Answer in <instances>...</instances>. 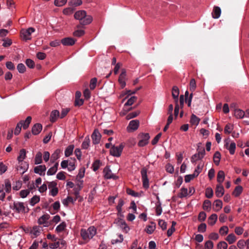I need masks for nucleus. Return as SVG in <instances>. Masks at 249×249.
<instances>
[{
	"mask_svg": "<svg viewBox=\"0 0 249 249\" xmlns=\"http://www.w3.org/2000/svg\"><path fill=\"white\" fill-rule=\"evenodd\" d=\"M31 120L32 117L31 116H28L27 117L25 121H23L22 127L24 129H26L29 127V125L31 122Z\"/></svg>",
	"mask_w": 249,
	"mask_h": 249,
	"instance_id": "a19ab883",
	"label": "nucleus"
},
{
	"mask_svg": "<svg viewBox=\"0 0 249 249\" xmlns=\"http://www.w3.org/2000/svg\"><path fill=\"white\" fill-rule=\"evenodd\" d=\"M62 151L60 149H57L51 157V162L53 163L60 157V154Z\"/></svg>",
	"mask_w": 249,
	"mask_h": 249,
	"instance_id": "aec40b11",
	"label": "nucleus"
},
{
	"mask_svg": "<svg viewBox=\"0 0 249 249\" xmlns=\"http://www.w3.org/2000/svg\"><path fill=\"white\" fill-rule=\"evenodd\" d=\"M34 172L40 176H44L46 167L45 165H38L34 168Z\"/></svg>",
	"mask_w": 249,
	"mask_h": 249,
	"instance_id": "4468645a",
	"label": "nucleus"
},
{
	"mask_svg": "<svg viewBox=\"0 0 249 249\" xmlns=\"http://www.w3.org/2000/svg\"><path fill=\"white\" fill-rule=\"evenodd\" d=\"M211 202L209 200L203 201V210L209 211L211 209Z\"/></svg>",
	"mask_w": 249,
	"mask_h": 249,
	"instance_id": "3c124183",
	"label": "nucleus"
},
{
	"mask_svg": "<svg viewBox=\"0 0 249 249\" xmlns=\"http://www.w3.org/2000/svg\"><path fill=\"white\" fill-rule=\"evenodd\" d=\"M243 187L241 186H236L232 192V195L235 197L239 196L243 192Z\"/></svg>",
	"mask_w": 249,
	"mask_h": 249,
	"instance_id": "cd10ccee",
	"label": "nucleus"
},
{
	"mask_svg": "<svg viewBox=\"0 0 249 249\" xmlns=\"http://www.w3.org/2000/svg\"><path fill=\"white\" fill-rule=\"evenodd\" d=\"M96 233V229L94 227H90L87 230L82 229L80 231V235L83 240L88 242Z\"/></svg>",
	"mask_w": 249,
	"mask_h": 249,
	"instance_id": "f03ea898",
	"label": "nucleus"
},
{
	"mask_svg": "<svg viewBox=\"0 0 249 249\" xmlns=\"http://www.w3.org/2000/svg\"><path fill=\"white\" fill-rule=\"evenodd\" d=\"M137 99V97L136 96H132L125 103L124 106H128L132 105L136 101Z\"/></svg>",
	"mask_w": 249,
	"mask_h": 249,
	"instance_id": "5fc2aeb1",
	"label": "nucleus"
},
{
	"mask_svg": "<svg viewBox=\"0 0 249 249\" xmlns=\"http://www.w3.org/2000/svg\"><path fill=\"white\" fill-rule=\"evenodd\" d=\"M226 240L230 244H231L235 242L236 240V237L233 233H231L228 235L226 237Z\"/></svg>",
	"mask_w": 249,
	"mask_h": 249,
	"instance_id": "c9c22d12",
	"label": "nucleus"
},
{
	"mask_svg": "<svg viewBox=\"0 0 249 249\" xmlns=\"http://www.w3.org/2000/svg\"><path fill=\"white\" fill-rule=\"evenodd\" d=\"M60 113L57 110H53L50 114V121L53 123L56 121L57 118L59 116Z\"/></svg>",
	"mask_w": 249,
	"mask_h": 249,
	"instance_id": "5701e85b",
	"label": "nucleus"
},
{
	"mask_svg": "<svg viewBox=\"0 0 249 249\" xmlns=\"http://www.w3.org/2000/svg\"><path fill=\"white\" fill-rule=\"evenodd\" d=\"M224 194V189L221 184L217 185L215 190V195L218 197H221Z\"/></svg>",
	"mask_w": 249,
	"mask_h": 249,
	"instance_id": "a211bd4d",
	"label": "nucleus"
},
{
	"mask_svg": "<svg viewBox=\"0 0 249 249\" xmlns=\"http://www.w3.org/2000/svg\"><path fill=\"white\" fill-rule=\"evenodd\" d=\"M139 111L131 112L127 115L126 118L127 120H129L137 117L139 114Z\"/></svg>",
	"mask_w": 249,
	"mask_h": 249,
	"instance_id": "13d9d810",
	"label": "nucleus"
},
{
	"mask_svg": "<svg viewBox=\"0 0 249 249\" xmlns=\"http://www.w3.org/2000/svg\"><path fill=\"white\" fill-rule=\"evenodd\" d=\"M213 243L211 240H208L205 244V249H213Z\"/></svg>",
	"mask_w": 249,
	"mask_h": 249,
	"instance_id": "69168bd1",
	"label": "nucleus"
},
{
	"mask_svg": "<svg viewBox=\"0 0 249 249\" xmlns=\"http://www.w3.org/2000/svg\"><path fill=\"white\" fill-rule=\"evenodd\" d=\"M42 231V227L38 226H35L30 231V233L34 235V237L38 236Z\"/></svg>",
	"mask_w": 249,
	"mask_h": 249,
	"instance_id": "dca6fc26",
	"label": "nucleus"
},
{
	"mask_svg": "<svg viewBox=\"0 0 249 249\" xmlns=\"http://www.w3.org/2000/svg\"><path fill=\"white\" fill-rule=\"evenodd\" d=\"M225 146L226 148L229 150L230 153L231 155H233L235 153V150L236 148V144L234 142H232L230 143V145H229L228 143H226L225 144Z\"/></svg>",
	"mask_w": 249,
	"mask_h": 249,
	"instance_id": "4be33fe9",
	"label": "nucleus"
},
{
	"mask_svg": "<svg viewBox=\"0 0 249 249\" xmlns=\"http://www.w3.org/2000/svg\"><path fill=\"white\" fill-rule=\"evenodd\" d=\"M233 129V125L228 124L226 125L224 128V133L226 134H230Z\"/></svg>",
	"mask_w": 249,
	"mask_h": 249,
	"instance_id": "c03bdc74",
	"label": "nucleus"
},
{
	"mask_svg": "<svg viewBox=\"0 0 249 249\" xmlns=\"http://www.w3.org/2000/svg\"><path fill=\"white\" fill-rule=\"evenodd\" d=\"M66 226V224L65 222H63L62 223H61V224H60L59 225H58L56 227L55 231L57 232H61L65 229Z\"/></svg>",
	"mask_w": 249,
	"mask_h": 249,
	"instance_id": "09e8293b",
	"label": "nucleus"
},
{
	"mask_svg": "<svg viewBox=\"0 0 249 249\" xmlns=\"http://www.w3.org/2000/svg\"><path fill=\"white\" fill-rule=\"evenodd\" d=\"M5 188L4 190L6 193H9L11 190V185L10 180L8 179L4 180Z\"/></svg>",
	"mask_w": 249,
	"mask_h": 249,
	"instance_id": "37998d69",
	"label": "nucleus"
},
{
	"mask_svg": "<svg viewBox=\"0 0 249 249\" xmlns=\"http://www.w3.org/2000/svg\"><path fill=\"white\" fill-rule=\"evenodd\" d=\"M228 231H229V229H228V227L226 226H222V227H221L220 229H219V233L222 235H224L228 234Z\"/></svg>",
	"mask_w": 249,
	"mask_h": 249,
	"instance_id": "603ef678",
	"label": "nucleus"
},
{
	"mask_svg": "<svg viewBox=\"0 0 249 249\" xmlns=\"http://www.w3.org/2000/svg\"><path fill=\"white\" fill-rule=\"evenodd\" d=\"M74 149L73 145H70L68 146L65 151V155L66 157H69L72 154Z\"/></svg>",
	"mask_w": 249,
	"mask_h": 249,
	"instance_id": "e433bc0d",
	"label": "nucleus"
},
{
	"mask_svg": "<svg viewBox=\"0 0 249 249\" xmlns=\"http://www.w3.org/2000/svg\"><path fill=\"white\" fill-rule=\"evenodd\" d=\"M156 228V224L153 222H151V225L146 226L145 230L146 232L148 234H151L153 232Z\"/></svg>",
	"mask_w": 249,
	"mask_h": 249,
	"instance_id": "bb28decb",
	"label": "nucleus"
},
{
	"mask_svg": "<svg viewBox=\"0 0 249 249\" xmlns=\"http://www.w3.org/2000/svg\"><path fill=\"white\" fill-rule=\"evenodd\" d=\"M228 244L225 241H220L217 245V249H227Z\"/></svg>",
	"mask_w": 249,
	"mask_h": 249,
	"instance_id": "de8ad7c7",
	"label": "nucleus"
},
{
	"mask_svg": "<svg viewBox=\"0 0 249 249\" xmlns=\"http://www.w3.org/2000/svg\"><path fill=\"white\" fill-rule=\"evenodd\" d=\"M205 196L209 198H211L213 196V191L211 188L209 187L206 189Z\"/></svg>",
	"mask_w": 249,
	"mask_h": 249,
	"instance_id": "6e6d98bb",
	"label": "nucleus"
},
{
	"mask_svg": "<svg viewBox=\"0 0 249 249\" xmlns=\"http://www.w3.org/2000/svg\"><path fill=\"white\" fill-rule=\"evenodd\" d=\"M245 115V112L242 110L236 109L234 110V116L237 118H243Z\"/></svg>",
	"mask_w": 249,
	"mask_h": 249,
	"instance_id": "473e14b6",
	"label": "nucleus"
},
{
	"mask_svg": "<svg viewBox=\"0 0 249 249\" xmlns=\"http://www.w3.org/2000/svg\"><path fill=\"white\" fill-rule=\"evenodd\" d=\"M213 209L215 211H218L222 207V202L219 199L216 200L213 204Z\"/></svg>",
	"mask_w": 249,
	"mask_h": 249,
	"instance_id": "72a5a7b5",
	"label": "nucleus"
},
{
	"mask_svg": "<svg viewBox=\"0 0 249 249\" xmlns=\"http://www.w3.org/2000/svg\"><path fill=\"white\" fill-rule=\"evenodd\" d=\"M138 138L139 139V142L138 143V146L139 147H143L148 143L150 136L147 133H140L138 136Z\"/></svg>",
	"mask_w": 249,
	"mask_h": 249,
	"instance_id": "20e7f679",
	"label": "nucleus"
},
{
	"mask_svg": "<svg viewBox=\"0 0 249 249\" xmlns=\"http://www.w3.org/2000/svg\"><path fill=\"white\" fill-rule=\"evenodd\" d=\"M90 139L89 136H87L82 144V148L83 149H87L89 145Z\"/></svg>",
	"mask_w": 249,
	"mask_h": 249,
	"instance_id": "ea45409f",
	"label": "nucleus"
},
{
	"mask_svg": "<svg viewBox=\"0 0 249 249\" xmlns=\"http://www.w3.org/2000/svg\"><path fill=\"white\" fill-rule=\"evenodd\" d=\"M10 208L15 211V212L18 213H25L28 212V208L27 211H26V207L23 202H14L13 205H10Z\"/></svg>",
	"mask_w": 249,
	"mask_h": 249,
	"instance_id": "7ed1b4c3",
	"label": "nucleus"
},
{
	"mask_svg": "<svg viewBox=\"0 0 249 249\" xmlns=\"http://www.w3.org/2000/svg\"><path fill=\"white\" fill-rule=\"evenodd\" d=\"M35 31V28L30 27L26 30H22L21 31V36L23 39L25 40H30L31 39V35Z\"/></svg>",
	"mask_w": 249,
	"mask_h": 249,
	"instance_id": "0eeeda50",
	"label": "nucleus"
},
{
	"mask_svg": "<svg viewBox=\"0 0 249 249\" xmlns=\"http://www.w3.org/2000/svg\"><path fill=\"white\" fill-rule=\"evenodd\" d=\"M74 201V199L71 196H68L66 199L63 201V204L65 206H68L69 202L73 203Z\"/></svg>",
	"mask_w": 249,
	"mask_h": 249,
	"instance_id": "4d7b16f0",
	"label": "nucleus"
},
{
	"mask_svg": "<svg viewBox=\"0 0 249 249\" xmlns=\"http://www.w3.org/2000/svg\"><path fill=\"white\" fill-rule=\"evenodd\" d=\"M179 93L178 88L177 86H174L172 88V95L175 100V102H178Z\"/></svg>",
	"mask_w": 249,
	"mask_h": 249,
	"instance_id": "6ab92c4d",
	"label": "nucleus"
},
{
	"mask_svg": "<svg viewBox=\"0 0 249 249\" xmlns=\"http://www.w3.org/2000/svg\"><path fill=\"white\" fill-rule=\"evenodd\" d=\"M76 19L80 20V25L77 26V28H80L81 25H86L89 24L92 21V18L91 16H87L86 12L84 10L78 11L75 12L74 15Z\"/></svg>",
	"mask_w": 249,
	"mask_h": 249,
	"instance_id": "f257e3e1",
	"label": "nucleus"
},
{
	"mask_svg": "<svg viewBox=\"0 0 249 249\" xmlns=\"http://www.w3.org/2000/svg\"><path fill=\"white\" fill-rule=\"evenodd\" d=\"M124 205V201L122 199H120L118 205L116 207L117 210L118 211V214L122 216V207Z\"/></svg>",
	"mask_w": 249,
	"mask_h": 249,
	"instance_id": "4c0bfd02",
	"label": "nucleus"
},
{
	"mask_svg": "<svg viewBox=\"0 0 249 249\" xmlns=\"http://www.w3.org/2000/svg\"><path fill=\"white\" fill-rule=\"evenodd\" d=\"M124 147V145L121 143L118 146H113L110 149V154L116 157H119L121 156L123 149Z\"/></svg>",
	"mask_w": 249,
	"mask_h": 249,
	"instance_id": "39448f33",
	"label": "nucleus"
},
{
	"mask_svg": "<svg viewBox=\"0 0 249 249\" xmlns=\"http://www.w3.org/2000/svg\"><path fill=\"white\" fill-rule=\"evenodd\" d=\"M225 179V173L223 171H219L217 175V181L219 184H221Z\"/></svg>",
	"mask_w": 249,
	"mask_h": 249,
	"instance_id": "c756f323",
	"label": "nucleus"
},
{
	"mask_svg": "<svg viewBox=\"0 0 249 249\" xmlns=\"http://www.w3.org/2000/svg\"><path fill=\"white\" fill-rule=\"evenodd\" d=\"M42 129V126L40 124L37 123L33 126L32 132L33 134L36 135L38 134Z\"/></svg>",
	"mask_w": 249,
	"mask_h": 249,
	"instance_id": "f3484780",
	"label": "nucleus"
},
{
	"mask_svg": "<svg viewBox=\"0 0 249 249\" xmlns=\"http://www.w3.org/2000/svg\"><path fill=\"white\" fill-rule=\"evenodd\" d=\"M200 119L194 114L191 116L190 123L192 125L197 126L199 123Z\"/></svg>",
	"mask_w": 249,
	"mask_h": 249,
	"instance_id": "c85d7f7f",
	"label": "nucleus"
},
{
	"mask_svg": "<svg viewBox=\"0 0 249 249\" xmlns=\"http://www.w3.org/2000/svg\"><path fill=\"white\" fill-rule=\"evenodd\" d=\"M26 150L24 149H22L20 150L19 152V155L18 157V160L20 163L21 162V164H22V161L23 160L26 158Z\"/></svg>",
	"mask_w": 249,
	"mask_h": 249,
	"instance_id": "393cba45",
	"label": "nucleus"
},
{
	"mask_svg": "<svg viewBox=\"0 0 249 249\" xmlns=\"http://www.w3.org/2000/svg\"><path fill=\"white\" fill-rule=\"evenodd\" d=\"M103 173L104 174V178L106 179H113L115 180L118 178V176L112 173L111 170L107 166H106L104 169Z\"/></svg>",
	"mask_w": 249,
	"mask_h": 249,
	"instance_id": "6e6552de",
	"label": "nucleus"
},
{
	"mask_svg": "<svg viewBox=\"0 0 249 249\" xmlns=\"http://www.w3.org/2000/svg\"><path fill=\"white\" fill-rule=\"evenodd\" d=\"M101 137V134L100 133L99 130L97 129H94L91 135L92 143L94 144H98L100 142Z\"/></svg>",
	"mask_w": 249,
	"mask_h": 249,
	"instance_id": "f8f14e48",
	"label": "nucleus"
},
{
	"mask_svg": "<svg viewBox=\"0 0 249 249\" xmlns=\"http://www.w3.org/2000/svg\"><path fill=\"white\" fill-rule=\"evenodd\" d=\"M188 195V190L187 188L182 187L180 190V192L178 194V196L179 198L186 197Z\"/></svg>",
	"mask_w": 249,
	"mask_h": 249,
	"instance_id": "79ce46f5",
	"label": "nucleus"
},
{
	"mask_svg": "<svg viewBox=\"0 0 249 249\" xmlns=\"http://www.w3.org/2000/svg\"><path fill=\"white\" fill-rule=\"evenodd\" d=\"M221 159V154L219 152L216 151L215 152L213 157V160L214 163L216 165H218L219 164V162Z\"/></svg>",
	"mask_w": 249,
	"mask_h": 249,
	"instance_id": "7c9ffc66",
	"label": "nucleus"
},
{
	"mask_svg": "<svg viewBox=\"0 0 249 249\" xmlns=\"http://www.w3.org/2000/svg\"><path fill=\"white\" fill-rule=\"evenodd\" d=\"M67 2V0H55L54 4L56 6H62Z\"/></svg>",
	"mask_w": 249,
	"mask_h": 249,
	"instance_id": "e2e57ef3",
	"label": "nucleus"
},
{
	"mask_svg": "<svg viewBox=\"0 0 249 249\" xmlns=\"http://www.w3.org/2000/svg\"><path fill=\"white\" fill-rule=\"evenodd\" d=\"M195 237L194 238L195 244H196V248L197 249H202V247L198 244V243L201 242L202 241V235L200 234H195Z\"/></svg>",
	"mask_w": 249,
	"mask_h": 249,
	"instance_id": "412c9836",
	"label": "nucleus"
},
{
	"mask_svg": "<svg viewBox=\"0 0 249 249\" xmlns=\"http://www.w3.org/2000/svg\"><path fill=\"white\" fill-rule=\"evenodd\" d=\"M147 170L145 167L142 168L141 171L143 186L145 189L149 188V180L147 177Z\"/></svg>",
	"mask_w": 249,
	"mask_h": 249,
	"instance_id": "423d86ee",
	"label": "nucleus"
},
{
	"mask_svg": "<svg viewBox=\"0 0 249 249\" xmlns=\"http://www.w3.org/2000/svg\"><path fill=\"white\" fill-rule=\"evenodd\" d=\"M23 123V121L21 120L17 124L14 131L15 135H18L20 133L21 127L22 126Z\"/></svg>",
	"mask_w": 249,
	"mask_h": 249,
	"instance_id": "58836bf2",
	"label": "nucleus"
},
{
	"mask_svg": "<svg viewBox=\"0 0 249 249\" xmlns=\"http://www.w3.org/2000/svg\"><path fill=\"white\" fill-rule=\"evenodd\" d=\"M101 165V163L100 160H96L92 164L93 170L96 171Z\"/></svg>",
	"mask_w": 249,
	"mask_h": 249,
	"instance_id": "a18cd8bd",
	"label": "nucleus"
},
{
	"mask_svg": "<svg viewBox=\"0 0 249 249\" xmlns=\"http://www.w3.org/2000/svg\"><path fill=\"white\" fill-rule=\"evenodd\" d=\"M125 79V77L119 76L118 82H119V84H120V86H121V87L122 89H124L126 85Z\"/></svg>",
	"mask_w": 249,
	"mask_h": 249,
	"instance_id": "864d4df0",
	"label": "nucleus"
},
{
	"mask_svg": "<svg viewBox=\"0 0 249 249\" xmlns=\"http://www.w3.org/2000/svg\"><path fill=\"white\" fill-rule=\"evenodd\" d=\"M25 63L26 65L30 68H33L35 66L34 61L31 59H27Z\"/></svg>",
	"mask_w": 249,
	"mask_h": 249,
	"instance_id": "774afa93",
	"label": "nucleus"
},
{
	"mask_svg": "<svg viewBox=\"0 0 249 249\" xmlns=\"http://www.w3.org/2000/svg\"><path fill=\"white\" fill-rule=\"evenodd\" d=\"M42 154L40 152H38L37 153L35 158V163L36 164H39L42 163Z\"/></svg>",
	"mask_w": 249,
	"mask_h": 249,
	"instance_id": "f704fd0d",
	"label": "nucleus"
},
{
	"mask_svg": "<svg viewBox=\"0 0 249 249\" xmlns=\"http://www.w3.org/2000/svg\"><path fill=\"white\" fill-rule=\"evenodd\" d=\"M217 219V216L216 214H212L208 219V224L210 225H214Z\"/></svg>",
	"mask_w": 249,
	"mask_h": 249,
	"instance_id": "2f4dec72",
	"label": "nucleus"
},
{
	"mask_svg": "<svg viewBox=\"0 0 249 249\" xmlns=\"http://www.w3.org/2000/svg\"><path fill=\"white\" fill-rule=\"evenodd\" d=\"M97 79L96 78H93L90 80L89 87L90 89L93 90L95 88Z\"/></svg>",
	"mask_w": 249,
	"mask_h": 249,
	"instance_id": "bf43d9fd",
	"label": "nucleus"
},
{
	"mask_svg": "<svg viewBox=\"0 0 249 249\" xmlns=\"http://www.w3.org/2000/svg\"><path fill=\"white\" fill-rule=\"evenodd\" d=\"M50 216L48 214L43 215L38 219V223L39 225H43L44 227H48L50 225V223L48 221Z\"/></svg>",
	"mask_w": 249,
	"mask_h": 249,
	"instance_id": "9d476101",
	"label": "nucleus"
},
{
	"mask_svg": "<svg viewBox=\"0 0 249 249\" xmlns=\"http://www.w3.org/2000/svg\"><path fill=\"white\" fill-rule=\"evenodd\" d=\"M85 34V31L82 30H77L74 31L73 33V35L75 36L80 37L83 36Z\"/></svg>",
	"mask_w": 249,
	"mask_h": 249,
	"instance_id": "0e129e2a",
	"label": "nucleus"
},
{
	"mask_svg": "<svg viewBox=\"0 0 249 249\" xmlns=\"http://www.w3.org/2000/svg\"><path fill=\"white\" fill-rule=\"evenodd\" d=\"M17 69L19 73H23L26 70V67L25 65L22 63L18 64L17 66Z\"/></svg>",
	"mask_w": 249,
	"mask_h": 249,
	"instance_id": "680f3d73",
	"label": "nucleus"
},
{
	"mask_svg": "<svg viewBox=\"0 0 249 249\" xmlns=\"http://www.w3.org/2000/svg\"><path fill=\"white\" fill-rule=\"evenodd\" d=\"M40 200L39 196H35L30 200V203L32 206L35 205L36 203H38Z\"/></svg>",
	"mask_w": 249,
	"mask_h": 249,
	"instance_id": "8fccbe9b",
	"label": "nucleus"
},
{
	"mask_svg": "<svg viewBox=\"0 0 249 249\" xmlns=\"http://www.w3.org/2000/svg\"><path fill=\"white\" fill-rule=\"evenodd\" d=\"M117 224L122 229H123L124 231L125 232H127L129 229L125 221L121 219L118 221Z\"/></svg>",
	"mask_w": 249,
	"mask_h": 249,
	"instance_id": "a878e982",
	"label": "nucleus"
},
{
	"mask_svg": "<svg viewBox=\"0 0 249 249\" xmlns=\"http://www.w3.org/2000/svg\"><path fill=\"white\" fill-rule=\"evenodd\" d=\"M158 225L162 230H165L167 228V223L163 220L159 219L158 221Z\"/></svg>",
	"mask_w": 249,
	"mask_h": 249,
	"instance_id": "052dcab7",
	"label": "nucleus"
},
{
	"mask_svg": "<svg viewBox=\"0 0 249 249\" xmlns=\"http://www.w3.org/2000/svg\"><path fill=\"white\" fill-rule=\"evenodd\" d=\"M201 170L202 169L200 168L199 166H198L197 169H195L194 173L193 174L187 175L185 176L184 180L185 182H189L192 179L197 177Z\"/></svg>",
	"mask_w": 249,
	"mask_h": 249,
	"instance_id": "9b49d317",
	"label": "nucleus"
},
{
	"mask_svg": "<svg viewBox=\"0 0 249 249\" xmlns=\"http://www.w3.org/2000/svg\"><path fill=\"white\" fill-rule=\"evenodd\" d=\"M76 40L71 37H66L63 38L61 42L65 46H72L74 44Z\"/></svg>",
	"mask_w": 249,
	"mask_h": 249,
	"instance_id": "2eb2a0df",
	"label": "nucleus"
},
{
	"mask_svg": "<svg viewBox=\"0 0 249 249\" xmlns=\"http://www.w3.org/2000/svg\"><path fill=\"white\" fill-rule=\"evenodd\" d=\"M166 171L168 172V173H170L171 174H172L174 172V166L173 165H172L170 163H168L166 165Z\"/></svg>",
	"mask_w": 249,
	"mask_h": 249,
	"instance_id": "338daca9",
	"label": "nucleus"
},
{
	"mask_svg": "<svg viewBox=\"0 0 249 249\" xmlns=\"http://www.w3.org/2000/svg\"><path fill=\"white\" fill-rule=\"evenodd\" d=\"M221 9L218 6H214L213 8V11L212 12V16L214 18H219L221 15Z\"/></svg>",
	"mask_w": 249,
	"mask_h": 249,
	"instance_id": "b1692460",
	"label": "nucleus"
},
{
	"mask_svg": "<svg viewBox=\"0 0 249 249\" xmlns=\"http://www.w3.org/2000/svg\"><path fill=\"white\" fill-rule=\"evenodd\" d=\"M201 143H199L198 147L199 149V150H198V153L196 154H195L191 158V161L192 162H196L198 160H200L202 158V151L200 149V147H201Z\"/></svg>",
	"mask_w": 249,
	"mask_h": 249,
	"instance_id": "ddd939ff",
	"label": "nucleus"
},
{
	"mask_svg": "<svg viewBox=\"0 0 249 249\" xmlns=\"http://www.w3.org/2000/svg\"><path fill=\"white\" fill-rule=\"evenodd\" d=\"M140 122L138 120H133L131 121L127 127L128 132H132L136 130L139 126Z\"/></svg>",
	"mask_w": 249,
	"mask_h": 249,
	"instance_id": "1a4fd4ad",
	"label": "nucleus"
},
{
	"mask_svg": "<svg viewBox=\"0 0 249 249\" xmlns=\"http://www.w3.org/2000/svg\"><path fill=\"white\" fill-rule=\"evenodd\" d=\"M80 187H75L73 189V194L75 196L74 201H76V199L80 197L79 192L81 191Z\"/></svg>",
	"mask_w": 249,
	"mask_h": 249,
	"instance_id": "49530a36",
	"label": "nucleus"
}]
</instances>
